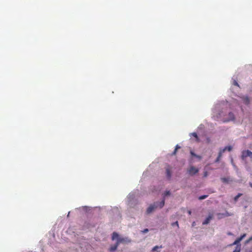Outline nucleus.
<instances>
[{
    "instance_id": "f257e3e1",
    "label": "nucleus",
    "mask_w": 252,
    "mask_h": 252,
    "mask_svg": "<svg viewBox=\"0 0 252 252\" xmlns=\"http://www.w3.org/2000/svg\"><path fill=\"white\" fill-rule=\"evenodd\" d=\"M198 172V169L194 166H191L188 170V173L190 175H193Z\"/></svg>"
},
{
    "instance_id": "f03ea898",
    "label": "nucleus",
    "mask_w": 252,
    "mask_h": 252,
    "mask_svg": "<svg viewBox=\"0 0 252 252\" xmlns=\"http://www.w3.org/2000/svg\"><path fill=\"white\" fill-rule=\"evenodd\" d=\"M247 157H252V152L249 150L244 151L242 152V158H247Z\"/></svg>"
},
{
    "instance_id": "7ed1b4c3",
    "label": "nucleus",
    "mask_w": 252,
    "mask_h": 252,
    "mask_svg": "<svg viewBox=\"0 0 252 252\" xmlns=\"http://www.w3.org/2000/svg\"><path fill=\"white\" fill-rule=\"evenodd\" d=\"M158 207V206L154 204L153 205H151L147 209L146 212L147 214H150L152 213L156 208Z\"/></svg>"
},
{
    "instance_id": "20e7f679",
    "label": "nucleus",
    "mask_w": 252,
    "mask_h": 252,
    "mask_svg": "<svg viewBox=\"0 0 252 252\" xmlns=\"http://www.w3.org/2000/svg\"><path fill=\"white\" fill-rule=\"evenodd\" d=\"M166 176L168 179H170L171 177V168L169 165H167L166 167Z\"/></svg>"
},
{
    "instance_id": "39448f33",
    "label": "nucleus",
    "mask_w": 252,
    "mask_h": 252,
    "mask_svg": "<svg viewBox=\"0 0 252 252\" xmlns=\"http://www.w3.org/2000/svg\"><path fill=\"white\" fill-rule=\"evenodd\" d=\"M246 236V234H243L241 237L238 238L233 243V245H236L240 243V242Z\"/></svg>"
},
{
    "instance_id": "423d86ee",
    "label": "nucleus",
    "mask_w": 252,
    "mask_h": 252,
    "mask_svg": "<svg viewBox=\"0 0 252 252\" xmlns=\"http://www.w3.org/2000/svg\"><path fill=\"white\" fill-rule=\"evenodd\" d=\"M213 218V215H209V216L203 222V224H207L209 223L210 220Z\"/></svg>"
},
{
    "instance_id": "0eeeda50",
    "label": "nucleus",
    "mask_w": 252,
    "mask_h": 252,
    "mask_svg": "<svg viewBox=\"0 0 252 252\" xmlns=\"http://www.w3.org/2000/svg\"><path fill=\"white\" fill-rule=\"evenodd\" d=\"M231 151L232 150V147L230 146H226L224 148L220 149V151L223 153L225 151Z\"/></svg>"
},
{
    "instance_id": "6e6552de",
    "label": "nucleus",
    "mask_w": 252,
    "mask_h": 252,
    "mask_svg": "<svg viewBox=\"0 0 252 252\" xmlns=\"http://www.w3.org/2000/svg\"><path fill=\"white\" fill-rule=\"evenodd\" d=\"M228 115L229 117V119L227 120L224 121V122H228L229 121L233 120L234 119V115L232 113H229Z\"/></svg>"
},
{
    "instance_id": "1a4fd4ad",
    "label": "nucleus",
    "mask_w": 252,
    "mask_h": 252,
    "mask_svg": "<svg viewBox=\"0 0 252 252\" xmlns=\"http://www.w3.org/2000/svg\"><path fill=\"white\" fill-rule=\"evenodd\" d=\"M156 205L158 206V207H159L160 208H161L164 205V199H163L161 202L159 203H155Z\"/></svg>"
},
{
    "instance_id": "9d476101",
    "label": "nucleus",
    "mask_w": 252,
    "mask_h": 252,
    "mask_svg": "<svg viewBox=\"0 0 252 252\" xmlns=\"http://www.w3.org/2000/svg\"><path fill=\"white\" fill-rule=\"evenodd\" d=\"M119 238V234L117 232H113L112 236V239L114 240L115 239H117Z\"/></svg>"
},
{
    "instance_id": "9b49d317",
    "label": "nucleus",
    "mask_w": 252,
    "mask_h": 252,
    "mask_svg": "<svg viewBox=\"0 0 252 252\" xmlns=\"http://www.w3.org/2000/svg\"><path fill=\"white\" fill-rule=\"evenodd\" d=\"M222 154L223 153L220 151L218 156L215 160V162H218L220 161Z\"/></svg>"
},
{
    "instance_id": "f8f14e48",
    "label": "nucleus",
    "mask_w": 252,
    "mask_h": 252,
    "mask_svg": "<svg viewBox=\"0 0 252 252\" xmlns=\"http://www.w3.org/2000/svg\"><path fill=\"white\" fill-rule=\"evenodd\" d=\"M118 246H119V245L118 244L116 243L115 245H114V246H112L110 247V251L111 252H113V251H115L117 249V247Z\"/></svg>"
},
{
    "instance_id": "ddd939ff",
    "label": "nucleus",
    "mask_w": 252,
    "mask_h": 252,
    "mask_svg": "<svg viewBox=\"0 0 252 252\" xmlns=\"http://www.w3.org/2000/svg\"><path fill=\"white\" fill-rule=\"evenodd\" d=\"M125 242V238H119V239H118L116 243L118 244V245H119L120 243H123V242Z\"/></svg>"
},
{
    "instance_id": "4468645a",
    "label": "nucleus",
    "mask_w": 252,
    "mask_h": 252,
    "mask_svg": "<svg viewBox=\"0 0 252 252\" xmlns=\"http://www.w3.org/2000/svg\"><path fill=\"white\" fill-rule=\"evenodd\" d=\"M221 180L223 183H228L229 182V179L227 178H221Z\"/></svg>"
},
{
    "instance_id": "2eb2a0df",
    "label": "nucleus",
    "mask_w": 252,
    "mask_h": 252,
    "mask_svg": "<svg viewBox=\"0 0 252 252\" xmlns=\"http://www.w3.org/2000/svg\"><path fill=\"white\" fill-rule=\"evenodd\" d=\"M242 195V193H238V194H237V195L234 197V201H235V202H236V201L238 200V198H239L240 196H241Z\"/></svg>"
},
{
    "instance_id": "dca6fc26",
    "label": "nucleus",
    "mask_w": 252,
    "mask_h": 252,
    "mask_svg": "<svg viewBox=\"0 0 252 252\" xmlns=\"http://www.w3.org/2000/svg\"><path fill=\"white\" fill-rule=\"evenodd\" d=\"M191 135L196 138L197 142L199 141V138L198 137V136H197V134L196 133H195V132L192 133Z\"/></svg>"
},
{
    "instance_id": "f3484780",
    "label": "nucleus",
    "mask_w": 252,
    "mask_h": 252,
    "mask_svg": "<svg viewBox=\"0 0 252 252\" xmlns=\"http://www.w3.org/2000/svg\"><path fill=\"white\" fill-rule=\"evenodd\" d=\"M208 195H201V196H200L198 198V199L199 200H203V199H204L205 198H206L207 197H208Z\"/></svg>"
},
{
    "instance_id": "a211bd4d",
    "label": "nucleus",
    "mask_w": 252,
    "mask_h": 252,
    "mask_svg": "<svg viewBox=\"0 0 252 252\" xmlns=\"http://www.w3.org/2000/svg\"><path fill=\"white\" fill-rule=\"evenodd\" d=\"M170 194V191H166L163 194V197L164 198L166 196L169 195Z\"/></svg>"
},
{
    "instance_id": "6ab92c4d",
    "label": "nucleus",
    "mask_w": 252,
    "mask_h": 252,
    "mask_svg": "<svg viewBox=\"0 0 252 252\" xmlns=\"http://www.w3.org/2000/svg\"><path fill=\"white\" fill-rule=\"evenodd\" d=\"M162 248V246H160V247H158V246H156L155 247H154L153 249H152V251H156L158 249V248Z\"/></svg>"
},
{
    "instance_id": "aec40b11",
    "label": "nucleus",
    "mask_w": 252,
    "mask_h": 252,
    "mask_svg": "<svg viewBox=\"0 0 252 252\" xmlns=\"http://www.w3.org/2000/svg\"><path fill=\"white\" fill-rule=\"evenodd\" d=\"M233 252H240V248L237 247Z\"/></svg>"
},
{
    "instance_id": "412c9836",
    "label": "nucleus",
    "mask_w": 252,
    "mask_h": 252,
    "mask_svg": "<svg viewBox=\"0 0 252 252\" xmlns=\"http://www.w3.org/2000/svg\"><path fill=\"white\" fill-rule=\"evenodd\" d=\"M175 225H176L178 227H179L178 222L177 221L172 223V226H174Z\"/></svg>"
},
{
    "instance_id": "4be33fe9",
    "label": "nucleus",
    "mask_w": 252,
    "mask_h": 252,
    "mask_svg": "<svg viewBox=\"0 0 252 252\" xmlns=\"http://www.w3.org/2000/svg\"><path fill=\"white\" fill-rule=\"evenodd\" d=\"M233 84L235 86H239L238 83L235 80L234 81Z\"/></svg>"
},
{
    "instance_id": "5701e85b",
    "label": "nucleus",
    "mask_w": 252,
    "mask_h": 252,
    "mask_svg": "<svg viewBox=\"0 0 252 252\" xmlns=\"http://www.w3.org/2000/svg\"><path fill=\"white\" fill-rule=\"evenodd\" d=\"M177 151V150H176V149H175L174 152L172 153V155H175L176 154Z\"/></svg>"
},
{
    "instance_id": "b1692460",
    "label": "nucleus",
    "mask_w": 252,
    "mask_h": 252,
    "mask_svg": "<svg viewBox=\"0 0 252 252\" xmlns=\"http://www.w3.org/2000/svg\"><path fill=\"white\" fill-rule=\"evenodd\" d=\"M148 231H149L148 229L146 228V229H145L143 231V232L144 233H145L148 232Z\"/></svg>"
},
{
    "instance_id": "393cba45",
    "label": "nucleus",
    "mask_w": 252,
    "mask_h": 252,
    "mask_svg": "<svg viewBox=\"0 0 252 252\" xmlns=\"http://www.w3.org/2000/svg\"><path fill=\"white\" fill-rule=\"evenodd\" d=\"M181 148V147L180 146H179L178 145H177L176 146V147H175V149L176 150H178L179 149H180Z\"/></svg>"
},
{
    "instance_id": "a878e982",
    "label": "nucleus",
    "mask_w": 252,
    "mask_h": 252,
    "mask_svg": "<svg viewBox=\"0 0 252 252\" xmlns=\"http://www.w3.org/2000/svg\"><path fill=\"white\" fill-rule=\"evenodd\" d=\"M252 237H250V238L247 240V242H250V241H252Z\"/></svg>"
},
{
    "instance_id": "bb28decb",
    "label": "nucleus",
    "mask_w": 252,
    "mask_h": 252,
    "mask_svg": "<svg viewBox=\"0 0 252 252\" xmlns=\"http://www.w3.org/2000/svg\"><path fill=\"white\" fill-rule=\"evenodd\" d=\"M190 154H191V155L194 156V157H197L195 154H194L192 152H190Z\"/></svg>"
},
{
    "instance_id": "cd10ccee",
    "label": "nucleus",
    "mask_w": 252,
    "mask_h": 252,
    "mask_svg": "<svg viewBox=\"0 0 252 252\" xmlns=\"http://www.w3.org/2000/svg\"><path fill=\"white\" fill-rule=\"evenodd\" d=\"M188 213L189 215H190L191 214V211L190 210H189L188 211Z\"/></svg>"
},
{
    "instance_id": "c85d7f7f",
    "label": "nucleus",
    "mask_w": 252,
    "mask_h": 252,
    "mask_svg": "<svg viewBox=\"0 0 252 252\" xmlns=\"http://www.w3.org/2000/svg\"><path fill=\"white\" fill-rule=\"evenodd\" d=\"M218 215L219 216H223V215H223V214H218Z\"/></svg>"
},
{
    "instance_id": "c756f323",
    "label": "nucleus",
    "mask_w": 252,
    "mask_h": 252,
    "mask_svg": "<svg viewBox=\"0 0 252 252\" xmlns=\"http://www.w3.org/2000/svg\"><path fill=\"white\" fill-rule=\"evenodd\" d=\"M207 172H206L204 173V176H205V177L207 176Z\"/></svg>"
},
{
    "instance_id": "7c9ffc66",
    "label": "nucleus",
    "mask_w": 252,
    "mask_h": 252,
    "mask_svg": "<svg viewBox=\"0 0 252 252\" xmlns=\"http://www.w3.org/2000/svg\"><path fill=\"white\" fill-rule=\"evenodd\" d=\"M250 186L252 188V183H250Z\"/></svg>"
}]
</instances>
